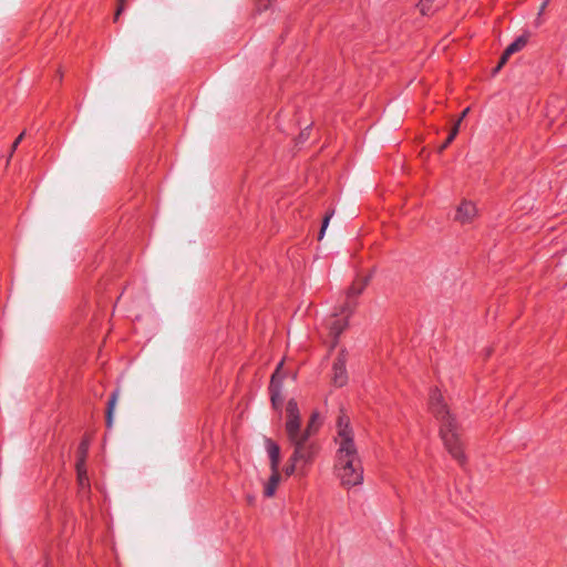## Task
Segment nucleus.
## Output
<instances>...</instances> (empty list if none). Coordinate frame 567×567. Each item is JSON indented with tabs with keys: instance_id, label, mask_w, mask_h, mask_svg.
I'll return each mask as SVG.
<instances>
[{
	"instance_id": "obj_12",
	"label": "nucleus",
	"mask_w": 567,
	"mask_h": 567,
	"mask_svg": "<svg viewBox=\"0 0 567 567\" xmlns=\"http://www.w3.org/2000/svg\"><path fill=\"white\" fill-rule=\"evenodd\" d=\"M528 42V35H520L517 39H515L505 50L507 51V54H514L518 51H520Z\"/></svg>"
},
{
	"instance_id": "obj_18",
	"label": "nucleus",
	"mask_w": 567,
	"mask_h": 567,
	"mask_svg": "<svg viewBox=\"0 0 567 567\" xmlns=\"http://www.w3.org/2000/svg\"><path fill=\"white\" fill-rule=\"evenodd\" d=\"M333 213H329L327 214L324 217H323V220H322V225H321V229H320V233H319V239H322L324 233H326V229L329 225V221H330V218L332 216Z\"/></svg>"
},
{
	"instance_id": "obj_2",
	"label": "nucleus",
	"mask_w": 567,
	"mask_h": 567,
	"mask_svg": "<svg viewBox=\"0 0 567 567\" xmlns=\"http://www.w3.org/2000/svg\"><path fill=\"white\" fill-rule=\"evenodd\" d=\"M334 473L344 488H352L363 484L364 468L360 456L334 460Z\"/></svg>"
},
{
	"instance_id": "obj_23",
	"label": "nucleus",
	"mask_w": 567,
	"mask_h": 567,
	"mask_svg": "<svg viewBox=\"0 0 567 567\" xmlns=\"http://www.w3.org/2000/svg\"><path fill=\"white\" fill-rule=\"evenodd\" d=\"M453 141H454V138H451V135L449 134L446 140L444 141V143L441 145L440 152L445 150Z\"/></svg>"
},
{
	"instance_id": "obj_21",
	"label": "nucleus",
	"mask_w": 567,
	"mask_h": 567,
	"mask_svg": "<svg viewBox=\"0 0 567 567\" xmlns=\"http://www.w3.org/2000/svg\"><path fill=\"white\" fill-rule=\"evenodd\" d=\"M120 3H118V7H117V10L115 12V17H114V20L117 21L120 14L124 11V3L126 0H118Z\"/></svg>"
},
{
	"instance_id": "obj_6",
	"label": "nucleus",
	"mask_w": 567,
	"mask_h": 567,
	"mask_svg": "<svg viewBox=\"0 0 567 567\" xmlns=\"http://www.w3.org/2000/svg\"><path fill=\"white\" fill-rule=\"evenodd\" d=\"M91 436L85 435L82 441L79 444L78 447V461H76V475H78V483L80 487V493H87L90 491V482L87 477L86 466H85V458L87 455V451L91 445Z\"/></svg>"
},
{
	"instance_id": "obj_7",
	"label": "nucleus",
	"mask_w": 567,
	"mask_h": 567,
	"mask_svg": "<svg viewBox=\"0 0 567 567\" xmlns=\"http://www.w3.org/2000/svg\"><path fill=\"white\" fill-rule=\"evenodd\" d=\"M287 420L285 423V430L287 437L293 439L295 436L301 435V416L298 408V403L295 399H290L286 406Z\"/></svg>"
},
{
	"instance_id": "obj_26",
	"label": "nucleus",
	"mask_w": 567,
	"mask_h": 567,
	"mask_svg": "<svg viewBox=\"0 0 567 567\" xmlns=\"http://www.w3.org/2000/svg\"><path fill=\"white\" fill-rule=\"evenodd\" d=\"M248 502H249V503H252V502H254V497H249V498H248Z\"/></svg>"
},
{
	"instance_id": "obj_25",
	"label": "nucleus",
	"mask_w": 567,
	"mask_h": 567,
	"mask_svg": "<svg viewBox=\"0 0 567 567\" xmlns=\"http://www.w3.org/2000/svg\"><path fill=\"white\" fill-rule=\"evenodd\" d=\"M300 138H301L302 141H305V140H306V134H305L303 132L300 134Z\"/></svg>"
},
{
	"instance_id": "obj_13",
	"label": "nucleus",
	"mask_w": 567,
	"mask_h": 567,
	"mask_svg": "<svg viewBox=\"0 0 567 567\" xmlns=\"http://www.w3.org/2000/svg\"><path fill=\"white\" fill-rule=\"evenodd\" d=\"M317 419L318 413L313 412L310 416V420L308 421L306 429L303 431L300 430L301 436L310 439L318 431Z\"/></svg>"
},
{
	"instance_id": "obj_22",
	"label": "nucleus",
	"mask_w": 567,
	"mask_h": 567,
	"mask_svg": "<svg viewBox=\"0 0 567 567\" xmlns=\"http://www.w3.org/2000/svg\"><path fill=\"white\" fill-rule=\"evenodd\" d=\"M458 131H460V124L455 123L450 132L451 138H455L456 135L458 134Z\"/></svg>"
},
{
	"instance_id": "obj_8",
	"label": "nucleus",
	"mask_w": 567,
	"mask_h": 567,
	"mask_svg": "<svg viewBox=\"0 0 567 567\" xmlns=\"http://www.w3.org/2000/svg\"><path fill=\"white\" fill-rule=\"evenodd\" d=\"M282 367V362H280L277 367L276 372L272 374L270 384H269V393L272 408L275 410H280L282 405V384L281 378L279 377V369Z\"/></svg>"
},
{
	"instance_id": "obj_20",
	"label": "nucleus",
	"mask_w": 567,
	"mask_h": 567,
	"mask_svg": "<svg viewBox=\"0 0 567 567\" xmlns=\"http://www.w3.org/2000/svg\"><path fill=\"white\" fill-rule=\"evenodd\" d=\"M24 137V132H22L17 138L16 141L13 142L12 144V147H11V153H13L16 151V148L18 147V145L21 143V141L23 140ZM12 154H10L11 156Z\"/></svg>"
},
{
	"instance_id": "obj_19",
	"label": "nucleus",
	"mask_w": 567,
	"mask_h": 567,
	"mask_svg": "<svg viewBox=\"0 0 567 567\" xmlns=\"http://www.w3.org/2000/svg\"><path fill=\"white\" fill-rule=\"evenodd\" d=\"M511 56V54H507V51L505 50L499 59V62L498 64L496 65V68L494 69V73H497L502 68L503 65L507 62L508 58Z\"/></svg>"
},
{
	"instance_id": "obj_14",
	"label": "nucleus",
	"mask_w": 567,
	"mask_h": 567,
	"mask_svg": "<svg viewBox=\"0 0 567 567\" xmlns=\"http://www.w3.org/2000/svg\"><path fill=\"white\" fill-rule=\"evenodd\" d=\"M117 398H118V391L115 390L109 401H107V409H106V423L109 426L112 425V422H113V412H114V409H115V404H116V401H117Z\"/></svg>"
},
{
	"instance_id": "obj_5",
	"label": "nucleus",
	"mask_w": 567,
	"mask_h": 567,
	"mask_svg": "<svg viewBox=\"0 0 567 567\" xmlns=\"http://www.w3.org/2000/svg\"><path fill=\"white\" fill-rule=\"evenodd\" d=\"M266 450L270 461L271 475L265 484V497H272L280 482L279 463H280V447L272 440H266Z\"/></svg>"
},
{
	"instance_id": "obj_16",
	"label": "nucleus",
	"mask_w": 567,
	"mask_h": 567,
	"mask_svg": "<svg viewBox=\"0 0 567 567\" xmlns=\"http://www.w3.org/2000/svg\"><path fill=\"white\" fill-rule=\"evenodd\" d=\"M367 286V279L360 282H354L349 289H348V298H355L359 296L364 287Z\"/></svg>"
},
{
	"instance_id": "obj_9",
	"label": "nucleus",
	"mask_w": 567,
	"mask_h": 567,
	"mask_svg": "<svg viewBox=\"0 0 567 567\" xmlns=\"http://www.w3.org/2000/svg\"><path fill=\"white\" fill-rule=\"evenodd\" d=\"M332 381L336 386H343L348 382V373L346 369V354L342 351L334 360L332 365Z\"/></svg>"
},
{
	"instance_id": "obj_11",
	"label": "nucleus",
	"mask_w": 567,
	"mask_h": 567,
	"mask_svg": "<svg viewBox=\"0 0 567 567\" xmlns=\"http://www.w3.org/2000/svg\"><path fill=\"white\" fill-rule=\"evenodd\" d=\"M328 327L332 337L331 348H333L337 346L339 336L348 327V317L333 315L328 321Z\"/></svg>"
},
{
	"instance_id": "obj_10",
	"label": "nucleus",
	"mask_w": 567,
	"mask_h": 567,
	"mask_svg": "<svg viewBox=\"0 0 567 567\" xmlns=\"http://www.w3.org/2000/svg\"><path fill=\"white\" fill-rule=\"evenodd\" d=\"M477 216V208L474 203L463 200L456 209L455 219L461 224H470Z\"/></svg>"
},
{
	"instance_id": "obj_15",
	"label": "nucleus",
	"mask_w": 567,
	"mask_h": 567,
	"mask_svg": "<svg viewBox=\"0 0 567 567\" xmlns=\"http://www.w3.org/2000/svg\"><path fill=\"white\" fill-rule=\"evenodd\" d=\"M295 472H298L300 475H307V468H305L299 462L292 461V456L289 458V464L285 468V473L287 476L292 475Z\"/></svg>"
},
{
	"instance_id": "obj_4",
	"label": "nucleus",
	"mask_w": 567,
	"mask_h": 567,
	"mask_svg": "<svg viewBox=\"0 0 567 567\" xmlns=\"http://www.w3.org/2000/svg\"><path fill=\"white\" fill-rule=\"evenodd\" d=\"M289 442L293 447V452L291 454L292 461H297L305 468H308L319 453V444L316 441L301 435L289 439Z\"/></svg>"
},
{
	"instance_id": "obj_17",
	"label": "nucleus",
	"mask_w": 567,
	"mask_h": 567,
	"mask_svg": "<svg viewBox=\"0 0 567 567\" xmlns=\"http://www.w3.org/2000/svg\"><path fill=\"white\" fill-rule=\"evenodd\" d=\"M434 0H420L417 8L423 16L431 14L433 12L432 2Z\"/></svg>"
},
{
	"instance_id": "obj_3",
	"label": "nucleus",
	"mask_w": 567,
	"mask_h": 567,
	"mask_svg": "<svg viewBox=\"0 0 567 567\" xmlns=\"http://www.w3.org/2000/svg\"><path fill=\"white\" fill-rule=\"evenodd\" d=\"M336 449L334 460L360 456L354 442V432L349 417L341 413L337 420V432L333 439Z\"/></svg>"
},
{
	"instance_id": "obj_24",
	"label": "nucleus",
	"mask_w": 567,
	"mask_h": 567,
	"mask_svg": "<svg viewBox=\"0 0 567 567\" xmlns=\"http://www.w3.org/2000/svg\"><path fill=\"white\" fill-rule=\"evenodd\" d=\"M470 109L466 107L460 115L458 120L456 121V123L461 124V122L463 121V118L467 115Z\"/></svg>"
},
{
	"instance_id": "obj_1",
	"label": "nucleus",
	"mask_w": 567,
	"mask_h": 567,
	"mask_svg": "<svg viewBox=\"0 0 567 567\" xmlns=\"http://www.w3.org/2000/svg\"><path fill=\"white\" fill-rule=\"evenodd\" d=\"M429 408L435 419L440 422V436L445 449L460 465H465L467 457L464 453L460 424L450 413L439 389L431 390Z\"/></svg>"
}]
</instances>
